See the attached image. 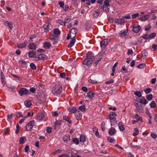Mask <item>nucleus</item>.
I'll return each instance as SVG.
<instances>
[{
	"label": "nucleus",
	"mask_w": 157,
	"mask_h": 157,
	"mask_svg": "<svg viewBox=\"0 0 157 157\" xmlns=\"http://www.w3.org/2000/svg\"><path fill=\"white\" fill-rule=\"evenodd\" d=\"M59 157H70V156L68 154H63L61 155H59Z\"/></svg>",
	"instance_id": "5fc2aeb1"
},
{
	"label": "nucleus",
	"mask_w": 157,
	"mask_h": 157,
	"mask_svg": "<svg viewBox=\"0 0 157 157\" xmlns=\"http://www.w3.org/2000/svg\"><path fill=\"white\" fill-rule=\"evenodd\" d=\"M107 139L108 141L110 143H112L114 141V139L109 137H108Z\"/></svg>",
	"instance_id": "13d9d810"
},
{
	"label": "nucleus",
	"mask_w": 157,
	"mask_h": 157,
	"mask_svg": "<svg viewBox=\"0 0 157 157\" xmlns=\"http://www.w3.org/2000/svg\"><path fill=\"white\" fill-rule=\"evenodd\" d=\"M79 109L80 111L82 112L85 111L86 110V108L84 105H82L80 106L79 107Z\"/></svg>",
	"instance_id": "a18cd8bd"
},
{
	"label": "nucleus",
	"mask_w": 157,
	"mask_h": 157,
	"mask_svg": "<svg viewBox=\"0 0 157 157\" xmlns=\"http://www.w3.org/2000/svg\"><path fill=\"white\" fill-rule=\"evenodd\" d=\"M29 149V148L28 145L26 146L24 148L25 151L26 153H28V152Z\"/></svg>",
	"instance_id": "0e129e2a"
},
{
	"label": "nucleus",
	"mask_w": 157,
	"mask_h": 157,
	"mask_svg": "<svg viewBox=\"0 0 157 157\" xmlns=\"http://www.w3.org/2000/svg\"><path fill=\"white\" fill-rule=\"evenodd\" d=\"M145 66V64L143 63L138 65L137 66V67L138 68L142 69Z\"/></svg>",
	"instance_id": "603ef678"
},
{
	"label": "nucleus",
	"mask_w": 157,
	"mask_h": 157,
	"mask_svg": "<svg viewBox=\"0 0 157 157\" xmlns=\"http://www.w3.org/2000/svg\"><path fill=\"white\" fill-rule=\"evenodd\" d=\"M141 40L140 39H138L137 40L132 41V44L133 45H136L137 44L139 43H141Z\"/></svg>",
	"instance_id": "4c0bfd02"
},
{
	"label": "nucleus",
	"mask_w": 157,
	"mask_h": 157,
	"mask_svg": "<svg viewBox=\"0 0 157 157\" xmlns=\"http://www.w3.org/2000/svg\"><path fill=\"white\" fill-rule=\"evenodd\" d=\"M104 5L107 6H109V1L108 0H105L104 1Z\"/></svg>",
	"instance_id": "bf43d9fd"
},
{
	"label": "nucleus",
	"mask_w": 157,
	"mask_h": 157,
	"mask_svg": "<svg viewBox=\"0 0 157 157\" xmlns=\"http://www.w3.org/2000/svg\"><path fill=\"white\" fill-rule=\"evenodd\" d=\"M76 111V109L75 108H71L70 109L69 111L71 113H75Z\"/></svg>",
	"instance_id": "3c124183"
},
{
	"label": "nucleus",
	"mask_w": 157,
	"mask_h": 157,
	"mask_svg": "<svg viewBox=\"0 0 157 157\" xmlns=\"http://www.w3.org/2000/svg\"><path fill=\"white\" fill-rule=\"evenodd\" d=\"M4 24L5 25L9 26V28L10 29H12L13 28V24L11 22L6 21H4Z\"/></svg>",
	"instance_id": "ddd939ff"
},
{
	"label": "nucleus",
	"mask_w": 157,
	"mask_h": 157,
	"mask_svg": "<svg viewBox=\"0 0 157 157\" xmlns=\"http://www.w3.org/2000/svg\"><path fill=\"white\" fill-rule=\"evenodd\" d=\"M70 136L69 135H67L66 136H64L63 139L64 141L66 142H68L70 140Z\"/></svg>",
	"instance_id": "a211bd4d"
},
{
	"label": "nucleus",
	"mask_w": 157,
	"mask_h": 157,
	"mask_svg": "<svg viewBox=\"0 0 157 157\" xmlns=\"http://www.w3.org/2000/svg\"><path fill=\"white\" fill-rule=\"evenodd\" d=\"M77 32V30L75 28H73L70 30L69 34L71 36V38H75Z\"/></svg>",
	"instance_id": "39448f33"
},
{
	"label": "nucleus",
	"mask_w": 157,
	"mask_h": 157,
	"mask_svg": "<svg viewBox=\"0 0 157 157\" xmlns=\"http://www.w3.org/2000/svg\"><path fill=\"white\" fill-rule=\"evenodd\" d=\"M118 126L119 129L121 131H123L124 130V128L122 124V122H120L119 123Z\"/></svg>",
	"instance_id": "72a5a7b5"
},
{
	"label": "nucleus",
	"mask_w": 157,
	"mask_h": 157,
	"mask_svg": "<svg viewBox=\"0 0 157 157\" xmlns=\"http://www.w3.org/2000/svg\"><path fill=\"white\" fill-rule=\"evenodd\" d=\"M144 98V97H143L141 98L140 99V102L142 104L146 105L147 102L146 100Z\"/></svg>",
	"instance_id": "bb28decb"
},
{
	"label": "nucleus",
	"mask_w": 157,
	"mask_h": 157,
	"mask_svg": "<svg viewBox=\"0 0 157 157\" xmlns=\"http://www.w3.org/2000/svg\"><path fill=\"white\" fill-rule=\"evenodd\" d=\"M86 138L85 136L82 135L80 136V142L84 143L86 141Z\"/></svg>",
	"instance_id": "c9c22d12"
},
{
	"label": "nucleus",
	"mask_w": 157,
	"mask_h": 157,
	"mask_svg": "<svg viewBox=\"0 0 157 157\" xmlns=\"http://www.w3.org/2000/svg\"><path fill=\"white\" fill-rule=\"evenodd\" d=\"M94 93L92 91H89L87 94L86 96L90 99H91L94 97Z\"/></svg>",
	"instance_id": "c85d7f7f"
},
{
	"label": "nucleus",
	"mask_w": 157,
	"mask_h": 157,
	"mask_svg": "<svg viewBox=\"0 0 157 157\" xmlns=\"http://www.w3.org/2000/svg\"><path fill=\"white\" fill-rule=\"evenodd\" d=\"M108 40L107 39H104L102 40L100 42V46L102 49H104L106 45L108 44Z\"/></svg>",
	"instance_id": "0eeeda50"
},
{
	"label": "nucleus",
	"mask_w": 157,
	"mask_h": 157,
	"mask_svg": "<svg viewBox=\"0 0 157 157\" xmlns=\"http://www.w3.org/2000/svg\"><path fill=\"white\" fill-rule=\"evenodd\" d=\"M153 98V96L152 94H149L147 95L146 97L147 99L149 101H151Z\"/></svg>",
	"instance_id": "8fccbe9b"
},
{
	"label": "nucleus",
	"mask_w": 157,
	"mask_h": 157,
	"mask_svg": "<svg viewBox=\"0 0 157 157\" xmlns=\"http://www.w3.org/2000/svg\"><path fill=\"white\" fill-rule=\"evenodd\" d=\"M53 33L55 35H57L60 34V32L59 29H54Z\"/></svg>",
	"instance_id": "58836bf2"
},
{
	"label": "nucleus",
	"mask_w": 157,
	"mask_h": 157,
	"mask_svg": "<svg viewBox=\"0 0 157 157\" xmlns=\"http://www.w3.org/2000/svg\"><path fill=\"white\" fill-rule=\"evenodd\" d=\"M116 132L115 129L111 127L109 131V134L110 135H113Z\"/></svg>",
	"instance_id": "cd10ccee"
},
{
	"label": "nucleus",
	"mask_w": 157,
	"mask_h": 157,
	"mask_svg": "<svg viewBox=\"0 0 157 157\" xmlns=\"http://www.w3.org/2000/svg\"><path fill=\"white\" fill-rule=\"evenodd\" d=\"M26 140V138L23 137H21L20 138L19 142L20 144H24Z\"/></svg>",
	"instance_id": "2f4dec72"
},
{
	"label": "nucleus",
	"mask_w": 157,
	"mask_h": 157,
	"mask_svg": "<svg viewBox=\"0 0 157 157\" xmlns=\"http://www.w3.org/2000/svg\"><path fill=\"white\" fill-rule=\"evenodd\" d=\"M133 51L131 49H129L128 50L127 54L128 55H131L133 53Z\"/></svg>",
	"instance_id": "69168bd1"
},
{
	"label": "nucleus",
	"mask_w": 157,
	"mask_h": 157,
	"mask_svg": "<svg viewBox=\"0 0 157 157\" xmlns=\"http://www.w3.org/2000/svg\"><path fill=\"white\" fill-rule=\"evenodd\" d=\"M71 16H70L68 17L67 18H66L64 21V24H65L64 26H66L67 25V24L69 23L71 20Z\"/></svg>",
	"instance_id": "f3484780"
},
{
	"label": "nucleus",
	"mask_w": 157,
	"mask_h": 157,
	"mask_svg": "<svg viewBox=\"0 0 157 157\" xmlns=\"http://www.w3.org/2000/svg\"><path fill=\"white\" fill-rule=\"evenodd\" d=\"M58 3L60 7L63 8V6L64 5V2L62 1L59 2Z\"/></svg>",
	"instance_id": "4d7b16f0"
},
{
	"label": "nucleus",
	"mask_w": 157,
	"mask_h": 157,
	"mask_svg": "<svg viewBox=\"0 0 157 157\" xmlns=\"http://www.w3.org/2000/svg\"><path fill=\"white\" fill-rule=\"evenodd\" d=\"M135 132H134L133 134V135L134 136H136L139 134V131L138 129L136 128L134 129Z\"/></svg>",
	"instance_id": "de8ad7c7"
},
{
	"label": "nucleus",
	"mask_w": 157,
	"mask_h": 157,
	"mask_svg": "<svg viewBox=\"0 0 157 157\" xmlns=\"http://www.w3.org/2000/svg\"><path fill=\"white\" fill-rule=\"evenodd\" d=\"M149 16L147 15H144L139 18V20L141 21H145L148 19Z\"/></svg>",
	"instance_id": "b1692460"
},
{
	"label": "nucleus",
	"mask_w": 157,
	"mask_h": 157,
	"mask_svg": "<svg viewBox=\"0 0 157 157\" xmlns=\"http://www.w3.org/2000/svg\"><path fill=\"white\" fill-rule=\"evenodd\" d=\"M134 94L135 95L138 97L139 98L141 97V93L139 91H135L134 92Z\"/></svg>",
	"instance_id": "ea45409f"
},
{
	"label": "nucleus",
	"mask_w": 157,
	"mask_h": 157,
	"mask_svg": "<svg viewBox=\"0 0 157 157\" xmlns=\"http://www.w3.org/2000/svg\"><path fill=\"white\" fill-rule=\"evenodd\" d=\"M148 55V53L146 50H143L142 52V56L143 59L145 58Z\"/></svg>",
	"instance_id": "473e14b6"
},
{
	"label": "nucleus",
	"mask_w": 157,
	"mask_h": 157,
	"mask_svg": "<svg viewBox=\"0 0 157 157\" xmlns=\"http://www.w3.org/2000/svg\"><path fill=\"white\" fill-rule=\"evenodd\" d=\"M75 116L77 120H80L82 118V113L79 111L75 113Z\"/></svg>",
	"instance_id": "4be33fe9"
},
{
	"label": "nucleus",
	"mask_w": 157,
	"mask_h": 157,
	"mask_svg": "<svg viewBox=\"0 0 157 157\" xmlns=\"http://www.w3.org/2000/svg\"><path fill=\"white\" fill-rule=\"evenodd\" d=\"M73 142L75 144L78 145L79 143V141L77 138H74L72 140Z\"/></svg>",
	"instance_id": "37998d69"
},
{
	"label": "nucleus",
	"mask_w": 157,
	"mask_h": 157,
	"mask_svg": "<svg viewBox=\"0 0 157 157\" xmlns=\"http://www.w3.org/2000/svg\"><path fill=\"white\" fill-rule=\"evenodd\" d=\"M43 27L44 29V32L47 33L49 31L50 29L49 24L48 23H46L43 25Z\"/></svg>",
	"instance_id": "9b49d317"
},
{
	"label": "nucleus",
	"mask_w": 157,
	"mask_h": 157,
	"mask_svg": "<svg viewBox=\"0 0 157 157\" xmlns=\"http://www.w3.org/2000/svg\"><path fill=\"white\" fill-rule=\"evenodd\" d=\"M51 47V44L49 42H46L43 43V47L46 49H49Z\"/></svg>",
	"instance_id": "2eb2a0df"
},
{
	"label": "nucleus",
	"mask_w": 157,
	"mask_h": 157,
	"mask_svg": "<svg viewBox=\"0 0 157 157\" xmlns=\"http://www.w3.org/2000/svg\"><path fill=\"white\" fill-rule=\"evenodd\" d=\"M62 124V122L58 120L54 122V127L55 129H56V128L59 126L60 125Z\"/></svg>",
	"instance_id": "4468645a"
},
{
	"label": "nucleus",
	"mask_w": 157,
	"mask_h": 157,
	"mask_svg": "<svg viewBox=\"0 0 157 157\" xmlns=\"http://www.w3.org/2000/svg\"><path fill=\"white\" fill-rule=\"evenodd\" d=\"M152 47L154 51H155L157 49V45L156 44H153L152 45Z\"/></svg>",
	"instance_id": "774afa93"
},
{
	"label": "nucleus",
	"mask_w": 157,
	"mask_h": 157,
	"mask_svg": "<svg viewBox=\"0 0 157 157\" xmlns=\"http://www.w3.org/2000/svg\"><path fill=\"white\" fill-rule=\"evenodd\" d=\"M149 35L146 34L144 35H143L142 36L143 38L144 39H150V37H149Z\"/></svg>",
	"instance_id": "6e6d98bb"
},
{
	"label": "nucleus",
	"mask_w": 157,
	"mask_h": 157,
	"mask_svg": "<svg viewBox=\"0 0 157 157\" xmlns=\"http://www.w3.org/2000/svg\"><path fill=\"white\" fill-rule=\"evenodd\" d=\"M102 50L98 54V56H103L105 54V51L104 50V49Z\"/></svg>",
	"instance_id": "864d4df0"
},
{
	"label": "nucleus",
	"mask_w": 157,
	"mask_h": 157,
	"mask_svg": "<svg viewBox=\"0 0 157 157\" xmlns=\"http://www.w3.org/2000/svg\"><path fill=\"white\" fill-rule=\"evenodd\" d=\"M62 90V86L59 83L56 84L53 87L52 90V93L55 94H59L61 93Z\"/></svg>",
	"instance_id": "f03ea898"
},
{
	"label": "nucleus",
	"mask_w": 157,
	"mask_h": 157,
	"mask_svg": "<svg viewBox=\"0 0 157 157\" xmlns=\"http://www.w3.org/2000/svg\"><path fill=\"white\" fill-rule=\"evenodd\" d=\"M151 90V89L150 88H147L146 89L144 90V91L146 94H148L150 93Z\"/></svg>",
	"instance_id": "49530a36"
},
{
	"label": "nucleus",
	"mask_w": 157,
	"mask_h": 157,
	"mask_svg": "<svg viewBox=\"0 0 157 157\" xmlns=\"http://www.w3.org/2000/svg\"><path fill=\"white\" fill-rule=\"evenodd\" d=\"M73 39L71 41L70 43L68 45V48H71V47L74 44L76 41V39L75 38H72Z\"/></svg>",
	"instance_id": "c756f323"
},
{
	"label": "nucleus",
	"mask_w": 157,
	"mask_h": 157,
	"mask_svg": "<svg viewBox=\"0 0 157 157\" xmlns=\"http://www.w3.org/2000/svg\"><path fill=\"white\" fill-rule=\"evenodd\" d=\"M108 116L109 119H116V114L114 112H112Z\"/></svg>",
	"instance_id": "5701e85b"
},
{
	"label": "nucleus",
	"mask_w": 157,
	"mask_h": 157,
	"mask_svg": "<svg viewBox=\"0 0 157 157\" xmlns=\"http://www.w3.org/2000/svg\"><path fill=\"white\" fill-rule=\"evenodd\" d=\"M110 122L111 126H114L117 124L116 119H110Z\"/></svg>",
	"instance_id": "aec40b11"
},
{
	"label": "nucleus",
	"mask_w": 157,
	"mask_h": 157,
	"mask_svg": "<svg viewBox=\"0 0 157 157\" xmlns=\"http://www.w3.org/2000/svg\"><path fill=\"white\" fill-rule=\"evenodd\" d=\"M128 30L124 29L120 31L119 35L122 38L125 39L126 36H127L128 35Z\"/></svg>",
	"instance_id": "7ed1b4c3"
},
{
	"label": "nucleus",
	"mask_w": 157,
	"mask_h": 157,
	"mask_svg": "<svg viewBox=\"0 0 157 157\" xmlns=\"http://www.w3.org/2000/svg\"><path fill=\"white\" fill-rule=\"evenodd\" d=\"M5 76L2 72L1 73V80L2 83L3 85L6 84V82L4 81Z\"/></svg>",
	"instance_id": "393cba45"
},
{
	"label": "nucleus",
	"mask_w": 157,
	"mask_h": 157,
	"mask_svg": "<svg viewBox=\"0 0 157 157\" xmlns=\"http://www.w3.org/2000/svg\"><path fill=\"white\" fill-rule=\"evenodd\" d=\"M34 123L35 121H30L26 126L27 130L28 131L31 130L34 126Z\"/></svg>",
	"instance_id": "423d86ee"
},
{
	"label": "nucleus",
	"mask_w": 157,
	"mask_h": 157,
	"mask_svg": "<svg viewBox=\"0 0 157 157\" xmlns=\"http://www.w3.org/2000/svg\"><path fill=\"white\" fill-rule=\"evenodd\" d=\"M24 104L27 107H29L32 105L31 102L29 100H26L24 101Z\"/></svg>",
	"instance_id": "412c9836"
},
{
	"label": "nucleus",
	"mask_w": 157,
	"mask_h": 157,
	"mask_svg": "<svg viewBox=\"0 0 157 157\" xmlns=\"http://www.w3.org/2000/svg\"><path fill=\"white\" fill-rule=\"evenodd\" d=\"M30 50H35L36 48V45L34 43L30 44L28 46Z\"/></svg>",
	"instance_id": "f8f14e48"
},
{
	"label": "nucleus",
	"mask_w": 157,
	"mask_h": 157,
	"mask_svg": "<svg viewBox=\"0 0 157 157\" xmlns=\"http://www.w3.org/2000/svg\"><path fill=\"white\" fill-rule=\"evenodd\" d=\"M135 105L136 107V109L139 112L141 113L144 112V109L141 105H139L137 103H136L135 104Z\"/></svg>",
	"instance_id": "6e6552de"
},
{
	"label": "nucleus",
	"mask_w": 157,
	"mask_h": 157,
	"mask_svg": "<svg viewBox=\"0 0 157 157\" xmlns=\"http://www.w3.org/2000/svg\"><path fill=\"white\" fill-rule=\"evenodd\" d=\"M44 117V115L43 113H39L37 114L36 118L38 121H40L43 120Z\"/></svg>",
	"instance_id": "1a4fd4ad"
},
{
	"label": "nucleus",
	"mask_w": 157,
	"mask_h": 157,
	"mask_svg": "<svg viewBox=\"0 0 157 157\" xmlns=\"http://www.w3.org/2000/svg\"><path fill=\"white\" fill-rule=\"evenodd\" d=\"M156 35V33H153L149 35V37L150 38H152L154 37Z\"/></svg>",
	"instance_id": "052dcab7"
},
{
	"label": "nucleus",
	"mask_w": 157,
	"mask_h": 157,
	"mask_svg": "<svg viewBox=\"0 0 157 157\" xmlns=\"http://www.w3.org/2000/svg\"><path fill=\"white\" fill-rule=\"evenodd\" d=\"M124 20L123 19H117L116 21V23L120 24L121 25L122 24L124 23Z\"/></svg>",
	"instance_id": "e433bc0d"
},
{
	"label": "nucleus",
	"mask_w": 157,
	"mask_h": 157,
	"mask_svg": "<svg viewBox=\"0 0 157 157\" xmlns=\"http://www.w3.org/2000/svg\"><path fill=\"white\" fill-rule=\"evenodd\" d=\"M71 4L74 6H77L78 5L77 0H72Z\"/></svg>",
	"instance_id": "09e8293b"
},
{
	"label": "nucleus",
	"mask_w": 157,
	"mask_h": 157,
	"mask_svg": "<svg viewBox=\"0 0 157 157\" xmlns=\"http://www.w3.org/2000/svg\"><path fill=\"white\" fill-rule=\"evenodd\" d=\"M29 90L33 93H35L36 92V89L33 87H30L29 89Z\"/></svg>",
	"instance_id": "680f3d73"
},
{
	"label": "nucleus",
	"mask_w": 157,
	"mask_h": 157,
	"mask_svg": "<svg viewBox=\"0 0 157 157\" xmlns=\"http://www.w3.org/2000/svg\"><path fill=\"white\" fill-rule=\"evenodd\" d=\"M30 67L31 69L33 70H35L36 69V66L33 63H32L30 64Z\"/></svg>",
	"instance_id": "c03bdc74"
},
{
	"label": "nucleus",
	"mask_w": 157,
	"mask_h": 157,
	"mask_svg": "<svg viewBox=\"0 0 157 157\" xmlns=\"http://www.w3.org/2000/svg\"><path fill=\"white\" fill-rule=\"evenodd\" d=\"M63 8L64 11L65 12H66L68 10V9L69 8V6L68 5H65L64 7H63Z\"/></svg>",
	"instance_id": "338daca9"
},
{
	"label": "nucleus",
	"mask_w": 157,
	"mask_h": 157,
	"mask_svg": "<svg viewBox=\"0 0 157 157\" xmlns=\"http://www.w3.org/2000/svg\"><path fill=\"white\" fill-rule=\"evenodd\" d=\"M139 14L138 13H135L134 14H133L132 15V18L135 19L136 17H137L139 16Z\"/></svg>",
	"instance_id": "e2e57ef3"
},
{
	"label": "nucleus",
	"mask_w": 157,
	"mask_h": 157,
	"mask_svg": "<svg viewBox=\"0 0 157 157\" xmlns=\"http://www.w3.org/2000/svg\"><path fill=\"white\" fill-rule=\"evenodd\" d=\"M70 157H81V156L79 155H77L76 153H74V152L72 151H70L68 153Z\"/></svg>",
	"instance_id": "6ab92c4d"
},
{
	"label": "nucleus",
	"mask_w": 157,
	"mask_h": 157,
	"mask_svg": "<svg viewBox=\"0 0 157 157\" xmlns=\"http://www.w3.org/2000/svg\"><path fill=\"white\" fill-rule=\"evenodd\" d=\"M27 41L25 40L21 43L18 44H17V47L18 48H23L25 47L27 45Z\"/></svg>",
	"instance_id": "9d476101"
},
{
	"label": "nucleus",
	"mask_w": 157,
	"mask_h": 157,
	"mask_svg": "<svg viewBox=\"0 0 157 157\" xmlns=\"http://www.w3.org/2000/svg\"><path fill=\"white\" fill-rule=\"evenodd\" d=\"M150 106L151 108H155L156 107V105L154 101H152L150 104Z\"/></svg>",
	"instance_id": "79ce46f5"
},
{
	"label": "nucleus",
	"mask_w": 157,
	"mask_h": 157,
	"mask_svg": "<svg viewBox=\"0 0 157 157\" xmlns=\"http://www.w3.org/2000/svg\"><path fill=\"white\" fill-rule=\"evenodd\" d=\"M99 12L97 11H94L93 12V16L94 17L96 18L99 16Z\"/></svg>",
	"instance_id": "f704fd0d"
},
{
	"label": "nucleus",
	"mask_w": 157,
	"mask_h": 157,
	"mask_svg": "<svg viewBox=\"0 0 157 157\" xmlns=\"http://www.w3.org/2000/svg\"><path fill=\"white\" fill-rule=\"evenodd\" d=\"M57 22L60 25H65V24H64V21L61 19H58L57 21Z\"/></svg>",
	"instance_id": "a19ab883"
},
{
	"label": "nucleus",
	"mask_w": 157,
	"mask_h": 157,
	"mask_svg": "<svg viewBox=\"0 0 157 157\" xmlns=\"http://www.w3.org/2000/svg\"><path fill=\"white\" fill-rule=\"evenodd\" d=\"M18 92L21 96H22L23 95L27 94L29 93V91L27 89L23 87L20 89Z\"/></svg>",
	"instance_id": "20e7f679"
},
{
	"label": "nucleus",
	"mask_w": 157,
	"mask_h": 157,
	"mask_svg": "<svg viewBox=\"0 0 157 157\" xmlns=\"http://www.w3.org/2000/svg\"><path fill=\"white\" fill-rule=\"evenodd\" d=\"M86 58L82 62L84 65L89 66L94 60L93 54L91 52H88L86 54Z\"/></svg>",
	"instance_id": "f257e3e1"
},
{
	"label": "nucleus",
	"mask_w": 157,
	"mask_h": 157,
	"mask_svg": "<svg viewBox=\"0 0 157 157\" xmlns=\"http://www.w3.org/2000/svg\"><path fill=\"white\" fill-rule=\"evenodd\" d=\"M141 27L138 25L137 26H134L133 27V31L135 33H138L141 29Z\"/></svg>",
	"instance_id": "dca6fc26"
},
{
	"label": "nucleus",
	"mask_w": 157,
	"mask_h": 157,
	"mask_svg": "<svg viewBox=\"0 0 157 157\" xmlns=\"http://www.w3.org/2000/svg\"><path fill=\"white\" fill-rule=\"evenodd\" d=\"M39 58L40 60H43L46 58V55L43 54H41L39 55Z\"/></svg>",
	"instance_id": "7c9ffc66"
},
{
	"label": "nucleus",
	"mask_w": 157,
	"mask_h": 157,
	"mask_svg": "<svg viewBox=\"0 0 157 157\" xmlns=\"http://www.w3.org/2000/svg\"><path fill=\"white\" fill-rule=\"evenodd\" d=\"M28 56L29 58L33 57L36 54V52L34 51H31L28 53Z\"/></svg>",
	"instance_id": "a878e982"
}]
</instances>
